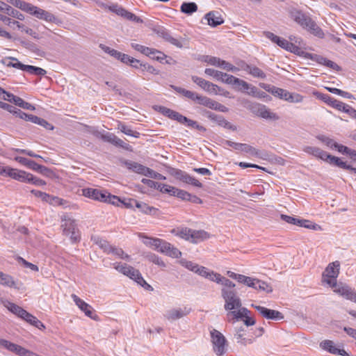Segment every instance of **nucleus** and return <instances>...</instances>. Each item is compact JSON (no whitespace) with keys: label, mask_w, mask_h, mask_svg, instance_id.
<instances>
[{"label":"nucleus","mask_w":356,"mask_h":356,"mask_svg":"<svg viewBox=\"0 0 356 356\" xmlns=\"http://www.w3.org/2000/svg\"><path fill=\"white\" fill-rule=\"evenodd\" d=\"M197 102L198 104L213 110L223 113L228 111V108H227L225 106L205 96L200 95L197 99Z\"/></svg>","instance_id":"2eb2a0df"},{"label":"nucleus","mask_w":356,"mask_h":356,"mask_svg":"<svg viewBox=\"0 0 356 356\" xmlns=\"http://www.w3.org/2000/svg\"><path fill=\"white\" fill-rule=\"evenodd\" d=\"M226 144L236 150L244 152L252 156H259V151L254 147L249 145L248 144L234 143L229 140H227Z\"/></svg>","instance_id":"6ab92c4d"},{"label":"nucleus","mask_w":356,"mask_h":356,"mask_svg":"<svg viewBox=\"0 0 356 356\" xmlns=\"http://www.w3.org/2000/svg\"><path fill=\"white\" fill-rule=\"evenodd\" d=\"M72 298L75 302L76 305L87 316L93 320H97L98 316L94 312L92 307L81 300L75 294H72Z\"/></svg>","instance_id":"ddd939ff"},{"label":"nucleus","mask_w":356,"mask_h":356,"mask_svg":"<svg viewBox=\"0 0 356 356\" xmlns=\"http://www.w3.org/2000/svg\"><path fill=\"white\" fill-rule=\"evenodd\" d=\"M172 88L177 92H178V93L182 95L183 96H184L185 97H186V98H188L189 99L193 100V101H197L198 97L200 96V95H198L197 93H196L195 92H193V91H191V90H188L184 89V88H181V87L172 86Z\"/></svg>","instance_id":"c9c22d12"},{"label":"nucleus","mask_w":356,"mask_h":356,"mask_svg":"<svg viewBox=\"0 0 356 356\" xmlns=\"http://www.w3.org/2000/svg\"><path fill=\"white\" fill-rule=\"evenodd\" d=\"M264 318L268 320L278 321L284 318L283 314L277 310L270 309L266 307L252 304L251 305Z\"/></svg>","instance_id":"f8f14e48"},{"label":"nucleus","mask_w":356,"mask_h":356,"mask_svg":"<svg viewBox=\"0 0 356 356\" xmlns=\"http://www.w3.org/2000/svg\"><path fill=\"white\" fill-rule=\"evenodd\" d=\"M157 34L159 36L163 38L166 42H170L172 45L178 47V48H188L189 45V42L188 39L186 38H173L169 32H168L165 29H160L157 31Z\"/></svg>","instance_id":"0eeeda50"},{"label":"nucleus","mask_w":356,"mask_h":356,"mask_svg":"<svg viewBox=\"0 0 356 356\" xmlns=\"http://www.w3.org/2000/svg\"><path fill=\"white\" fill-rule=\"evenodd\" d=\"M340 263L338 261L330 263L323 273L322 281L330 286L334 287L337 284V277L339 274Z\"/></svg>","instance_id":"7ed1b4c3"},{"label":"nucleus","mask_w":356,"mask_h":356,"mask_svg":"<svg viewBox=\"0 0 356 356\" xmlns=\"http://www.w3.org/2000/svg\"><path fill=\"white\" fill-rule=\"evenodd\" d=\"M105 193L106 191H102L97 188H87L82 189V195L83 196L99 202L106 200Z\"/></svg>","instance_id":"aec40b11"},{"label":"nucleus","mask_w":356,"mask_h":356,"mask_svg":"<svg viewBox=\"0 0 356 356\" xmlns=\"http://www.w3.org/2000/svg\"><path fill=\"white\" fill-rule=\"evenodd\" d=\"M304 100V97L296 92H288L287 97L286 98V101L290 103H301Z\"/></svg>","instance_id":"09e8293b"},{"label":"nucleus","mask_w":356,"mask_h":356,"mask_svg":"<svg viewBox=\"0 0 356 356\" xmlns=\"http://www.w3.org/2000/svg\"><path fill=\"white\" fill-rule=\"evenodd\" d=\"M6 1L15 7L27 13L31 3L25 2L22 0H6Z\"/></svg>","instance_id":"c03bdc74"},{"label":"nucleus","mask_w":356,"mask_h":356,"mask_svg":"<svg viewBox=\"0 0 356 356\" xmlns=\"http://www.w3.org/2000/svg\"><path fill=\"white\" fill-rule=\"evenodd\" d=\"M285 49L298 55L303 54V51L300 47L289 42H288Z\"/></svg>","instance_id":"e2e57ef3"},{"label":"nucleus","mask_w":356,"mask_h":356,"mask_svg":"<svg viewBox=\"0 0 356 356\" xmlns=\"http://www.w3.org/2000/svg\"><path fill=\"white\" fill-rule=\"evenodd\" d=\"M14 104L22 108L34 111L35 106L32 104L24 101L22 98L17 97V98L14 99Z\"/></svg>","instance_id":"603ef678"},{"label":"nucleus","mask_w":356,"mask_h":356,"mask_svg":"<svg viewBox=\"0 0 356 356\" xmlns=\"http://www.w3.org/2000/svg\"><path fill=\"white\" fill-rule=\"evenodd\" d=\"M110 10L112 12L116 13L118 15H120L128 20L135 22L136 23H143V19H140V17H137L132 13H130V12L127 11V10L124 9L123 8L120 7L117 5L111 6Z\"/></svg>","instance_id":"f3484780"},{"label":"nucleus","mask_w":356,"mask_h":356,"mask_svg":"<svg viewBox=\"0 0 356 356\" xmlns=\"http://www.w3.org/2000/svg\"><path fill=\"white\" fill-rule=\"evenodd\" d=\"M136 207L145 214L154 215L156 212V209L153 207H150L144 202H136Z\"/></svg>","instance_id":"37998d69"},{"label":"nucleus","mask_w":356,"mask_h":356,"mask_svg":"<svg viewBox=\"0 0 356 356\" xmlns=\"http://www.w3.org/2000/svg\"><path fill=\"white\" fill-rule=\"evenodd\" d=\"M252 109L257 115L262 118L273 120L277 119L276 114L270 112V111L264 105L255 104L253 105Z\"/></svg>","instance_id":"4be33fe9"},{"label":"nucleus","mask_w":356,"mask_h":356,"mask_svg":"<svg viewBox=\"0 0 356 356\" xmlns=\"http://www.w3.org/2000/svg\"><path fill=\"white\" fill-rule=\"evenodd\" d=\"M294 20L300 24L303 29H307L310 33L314 35L323 38L324 33L322 29L312 20L309 17L303 13H298L294 16Z\"/></svg>","instance_id":"f257e3e1"},{"label":"nucleus","mask_w":356,"mask_h":356,"mask_svg":"<svg viewBox=\"0 0 356 356\" xmlns=\"http://www.w3.org/2000/svg\"><path fill=\"white\" fill-rule=\"evenodd\" d=\"M118 129L127 136L134 138H139L140 136L139 132L132 130L130 127H128L120 122H118Z\"/></svg>","instance_id":"58836bf2"},{"label":"nucleus","mask_w":356,"mask_h":356,"mask_svg":"<svg viewBox=\"0 0 356 356\" xmlns=\"http://www.w3.org/2000/svg\"><path fill=\"white\" fill-rule=\"evenodd\" d=\"M108 254H113L120 259H125L127 261L130 260V256L129 254H125L122 249L115 246H111L108 252Z\"/></svg>","instance_id":"a19ab883"},{"label":"nucleus","mask_w":356,"mask_h":356,"mask_svg":"<svg viewBox=\"0 0 356 356\" xmlns=\"http://www.w3.org/2000/svg\"><path fill=\"white\" fill-rule=\"evenodd\" d=\"M205 19L207 20L208 24L216 27L224 22L221 15L218 12L211 11L205 15Z\"/></svg>","instance_id":"cd10ccee"},{"label":"nucleus","mask_w":356,"mask_h":356,"mask_svg":"<svg viewBox=\"0 0 356 356\" xmlns=\"http://www.w3.org/2000/svg\"><path fill=\"white\" fill-rule=\"evenodd\" d=\"M61 227H63V234L70 236L72 241H76L79 239V234L74 220L70 218L64 219Z\"/></svg>","instance_id":"1a4fd4ad"},{"label":"nucleus","mask_w":356,"mask_h":356,"mask_svg":"<svg viewBox=\"0 0 356 356\" xmlns=\"http://www.w3.org/2000/svg\"><path fill=\"white\" fill-rule=\"evenodd\" d=\"M184 120H181L179 123L186 124L188 127L195 128L199 131L205 130V129L202 125L199 124L196 121L188 119L186 117H185Z\"/></svg>","instance_id":"6e6d98bb"},{"label":"nucleus","mask_w":356,"mask_h":356,"mask_svg":"<svg viewBox=\"0 0 356 356\" xmlns=\"http://www.w3.org/2000/svg\"><path fill=\"white\" fill-rule=\"evenodd\" d=\"M170 232L176 236L188 241L191 229L188 227H176L171 229Z\"/></svg>","instance_id":"e433bc0d"},{"label":"nucleus","mask_w":356,"mask_h":356,"mask_svg":"<svg viewBox=\"0 0 356 356\" xmlns=\"http://www.w3.org/2000/svg\"><path fill=\"white\" fill-rule=\"evenodd\" d=\"M5 13L7 14L8 16H11V17L16 18L21 21L24 19V16L23 14H22L17 10L13 8L9 5L6 8V10Z\"/></svg>","instance_id":"3c124183"},{"label":"nucleus","mask_w":356,"mask_h":356,"mask_svg":"<svg viewBox=\"0 0 356 356\" xmlns=\"http://www.w3.org/2000/svg\"><path fill=\"white\" fill-rule=\"evenodd\" d=\"M22 318L40 330H42L45 327L44 324L40 321H39L36 317L28 312H25L24 316Z\"/></svg>","instance_id":"f704fd0d"},{"label":"nucleus","mask_w":356,"mask_h":356,"mask_svg":"<svg viewBox=\"0 0 356 356\" xmlns=\"http://www.w3.org/2000/svg\"><path fill=\"white\" fill-rule=\"evenodd\" d=\"M165 254L173 258H179L181 252L177 248L170 244L169 250L167 251Z\"/></svg>","instance_id":"0e129e2a"},{"label":"nucleus","mask_w":356,"mask_h":356,"mask_svg":"<svg viewBox=\"0 0 356 356\" xmlns=\"http://www.w3.org/2000/svg\"><path fill=\"white\" fill-rule=\"evenodd\" d=\"M182 181L186 184H191V185L198 187V188L202 187V184L200 181H198L197 179L191 176L190 175H188L186 172L185 173V175L184 176Z\"/></svg>","instance_id":"8fccbe9b"},{"label":"nucleus","mask_w":356,"mask_h":356,"mask_svg":"<svg viewBox=\"0 0 356 356\" xmlns=\"http://www.w3.org/2000/svg\"><path fill=\"white\" fill-rule=\"evenodd\" d=\"M220 284L224 286L223 288H227V289L230 290H234V288L235 287V284L225 277L221 276Z\"/></svg>","instance_id":"774afa93"},{"label":"nucleus","mask_w":356,"mask_h":356,"mask_svg":"<svg viewBox=\"0 0 356 356\" xmlns=\"http://www.w3.org/2000/svg\"><path fill=\"white\" fill-rule=\"evenodd\" d=\"M126 165L129 170L144 176L147 175L149 168L134 161L127 162Z\"/></svg>","instance_id":"2f4dec72"},{"label":"nucleus","mask_w":356,"mask_h":356,"mask_svg":"<svg viewBox=\"0 0 356 356\" xmlns=\"http://www.w3.org/2000/svg\"><path fill=\"white\" fill-rule=\"evenodd\" d=\"M333 288L334 293L356 303V292L350 286L347 284L340 283L334 286Z\"/></svg>","instance_id":"9d476101"},{"label":"nucleus","mask_w":356,"mask_h":356,"mask_svg":"<svg viewBox=\"0 0 356 356\" xmlns=\"http://www.w3.org/2000/svg\"><path fill=\"white\" fill-rule=\"evenodd\" d=\"M222 297L225 300V309L227 311H231L238 309L241 306V302L235 290L222 288L221 290Z\"/></svg>","instance_id":"f03ea898"},{"label":"nucleus","mask_w":356,"mask_h":356,"mask_svg":"<svg viewBox=\"0 0 356 356\" xmlns=\"http://www.w3.org/2000/svg\"><path fill=\"white\" fill-rule=\"evenodd\" d=\"M331 106L340 111L345 112V111L348 106V104H346L345 103L334 99Z\"/></svg>","instance_id":"338daca9"},{"label":"nucleus","mask_w":356,"mask_h":356,"mask_svg":"<svg viewBox=\"0 0 356 356\" xmlns=\"http://www.w3.org/2000/svg\"><path fill=\"white\" fill-rule=\"evenodd\" d=\"M321 347L330 353L337 354V348L334 346V342L330 340H325L320 344Z\"/></svg>","instance_id":"de8ad7c7"},{"label":"nucleus","mask_w":356,"mask_h":356,"mask_svg":"<svg viewBox=\"0 0 356 356\" xmlns=\"http://www.w3.org/2000/svg\"><path fill=\"white\" fill-rule=\"evenodd\" d=\"M99 47L104 52L107 53L108 54L118 60L119 59L122 54V52H120L114 49H111L109 47H107L104 44H100Z\"/></svg>","instance_id":"5fc2aeb1"},{"label":"nucleus","mask_w":356,"mask_h":356,"mask_svg":"<svg viewBox=\"0 0 356 356\" xmlns=\"http://www.w3.org/2000/svg\"><path fill=\"white\" fill-rule=\"evenodd\" d=\"M159 111L165 116H167L172 120H177L179 122L181 120H185V116L165 106H159Z\"/></svg>","instance_id":"a878e982"},{"label":"nucleus","mask_w":356,"mask_h":356,"mask_svg":"<svg viewBox=\"0 0 356 356\" xmlns=\"http://www.w3.org/2000/svg\"><path fill=\"white\" fill-rule=\"evenodd\" d=\"M182 266H184L187 269L197 273V275H200L201 269H203L204 266H199L192 261H181Z\"/></svg>","instance_id":"a18cd8bd"},{"label":"nucleus","mask_w":356,"mask_h":356,"mask_svg":"<svg viewBox=\"0 0 356 356\" xmlns=\"http://www.w3.org/2000/svg\"><path fill=\"white\" fill-rule=\"evenodd\" d=\"M303 151L307 154L334 165H336L339 159L338 157L332 156L320 147L315 146H306L303 148Z\"/></svg>","instance_id":"20e7f679"},{"label":"nucleus","mask_w":356,"mask_h":356,"mask_svg":"<svg viewBox=\"0 0 356 356\" xmlns=\"http://www.w3.org/2000/svg\"><path fill=\"white\" fill-rule=\"evenodd\" d=\"M27 13L40 19H44L49 22H54L55 19L54 15L32 4L30 5Z\"/></svg>","instance_id":"dca6fc26"},{"label":"nucleus","mask_w":356,"mask_h":356,"mask_svg":"<svg viewBox=\"0 0 356 356\" xmlns=\"http://www.w3.org/2000/svg\"><path fill=\"white\" fill-rule=\"evenodd\" d=\"M148 259L151 262L155 264L156 265H157L160 267H162V268L165 267V264L164 263V261L160 257L156 256V254H152L149 255Z\"/></svg>","instance_id":"69168bd1"},{"label":"nucleus","mask_w":356,"mask_h":356,"mask_svg":"<svg viewBox=\"0 0 356 356\" xmlns=\"http://www.w3.org/2000/svg\"><path fill=\"white\" fill-rule=\"evenodd\" d=\"M14 159H15V161H17L18 163H21L22 165H25L27 168H29L31 170H35V171H38L42 168L46 169L45 167L38 164L34 161L29 160L24 157L15 156Z\"/></svg>","instance_id":"bb28decb"},{"label":"nucleus","mask_w":356,"mask_h":356,"mask_svg":"<svg viewBox=\"0 0 356 356\" xmlns=\"http://www.w3.org/2000/svg\"><path fill=\"white\" fill-rule=\"evenodd\" d=\"M207 63L210 65L219 67L223 70H225L227 71H231L232 72H236L239 70V68L232 65L231 63L222 60L219 58L217 57H209L207 60Z\"/></svg>","instance_id":"a211bd4d"},{"label":"nucleus","mask_w":356,"mask_h":356,"mask_svg":"<svg viewBox=\"0 0 356 356\" xmlns=\"http://www.w3.org/2000/svg\"><path fill=\"white\" fill-rule=\"evenodd\" d=\"M0 284L10 288L19 289L13 277L3 272L0 274Z\"/></svg>","instance_id":"473e14b6"},{"label":"nucleus","mask_w":356,"mask_h":356,"mask_svg":"<svg viewBox=\"0 0 356 356\" xmlns=\"http://www.w3.org/2000/svg\"><path fill=\"white\" fill-rule=\"evenodd\" d=\"M200 276L204 277L212 282H215L217 284H220V281L221 279V275L217 273H215L213 270H209L207 268L204 267L203 269H201Z\"/></svg>","instance_id":"c756f323"},{"label":"nucleus","mask_w":356,"mask_h":356,"mask_svg":"<svg viewBox=\"0 0 356 356\" xmlns=\"http://www.w3.org/2000/svg\"><path fill=\"white\" fill-rule=\"evenodd\" d=\"M4 306L13 314H15L18 317L21 318L24 316L25 312H26L25 309L22 308L21 307L15 305L13 302L7 301L4 303Z\"/></svg>","instance_id":"72a5a7b5"},{"label":"nucleus","mask_w":356,"mask_h":356,"mask_svg":"<svg viewBox=\"0 0 356 356\" xmlns=\"http://www.w3.org/2000/svg\"><path fill=\"white\" fill-rule=\"evenodd\" d=\"M31 193L33 194L35 197H40L43 201L49 202L51 204H52L53 202H58V201L59 200L58 197H52L49 194H47L40 191L32 190Z\"/></svg>","instance_id":"4c0bfd02"},{"label":"nucleus","mask_w":356,"mask_h":356,"mask_svg":"<svg viewBox=\"0 0 356 356\" xmlns=\"http://www.w3.org/2000/svg\"><path fill=\"white\" fill-rule=\"evenodd\" d=\"M131 47L141 54L156 60L162 61L165 58V55L163 53L155 49L145 47L135 42H131Z\"/></svg>","instance_id":"423d86ee"},{"label":"nucleus","mask_w":356,"mask_h":356,"mask_svg":"<svg viewBox=\"0 0 356 356\" xmlns=\"http://www.w3.org/2000/svg\"><path fill=\"white\" fill-rule=\"evenodd\" d=\"M213 349L218 356L222 355L226 351V339L223 334L217 330L210 332Z\"/></svg>","instance_id":"39448f33"},{"label":"nucleus","mask_w":356,"mask_h":356,"mask_svg":"<svg viewBox=\"0 0 356 356\" xmlns=\"http://www.w3.org/2000/svg\"><path fill=\"white\" fill-rule=\"evenodd\" d=\"M316 138L318 140L325 144L327 147L334 149L336 142L333 139L323 135H319Z\"/></svg>","instance_id":"4d7b16f0"},{"label":"nucleus","mask_w":356,"mask_h":356,"mask_svg":"<svg viewBox=\"0 0 356 356\" xmlns=\"http://www.w3.org/2000/svg\"><path fill=\"white\" fill-rule=\"evenodd\" d=\"M270 92H271L274 96L277 97L282 99H284L286 101V98L288 95V90L277 88L275 86H273L270 90H268Z\"/></svg>","instance_id":"49530a36"},{"label":"nucleus","mask_w":356,"mask_h":356,"mask_svg":"<svg viewBox=\"0 0 356 356\" xmlns=\"http://www.w3.org/2000/svg\"><path fill=\"white\" fill-rule=\"evenodd\" d=\"M191 309L186 306L182 307H175L170 309L164 314V318L168 321L172 322L190 314Z\"/></svg>","instance_id":"6e6552de"},{"label":"nucleus","mask_w":356,"mask_h":356,"mask_svg":"<svg viewBox=\"0 0 356 356\" xmlns=\"http://www.w3.org/2000/svg\"><path fill=\"white\" fill-rule=\"evenodd\" d=\"M253 289L257 291H266L267 293L273 291L272 287L268 283L260 280L255 279Z\"/></svg>","instance_id":"79ce46f5"},{"label":"nucleus","mask_w":356,"mask_h":356,"mask_svg":"<svg viewBox=\"0 0 356 356\" xmlns=\"http://www.w3.org/2000/svg\"><path fill=\"white\" fill-rule=\"evenodd\" d=\"M191 79L194 83L209 94L217 95L220 90V88L217 85L213 84V83H211L201 77L192 76Z\"/></svg>","instance_id":"4468645a"},{"label":"nucleus","mask_w":356,"mask_h":356,"mask_svg":"<svg viewBox=\"0 0 356 356\" xmlns=\"http://www.w3.org/2000/svg\"><path fill=\"white\" fill-rule=\"evenodd\" d=\"M29 174V172H27L26 171L12 168L8 166L6 177H10L12 179H15L17 181L27 183L29 177H30Z\"/></svg>","instance_id":"412c9836"},{"label":"nucleus","mask_w":356,"mask_h":356,"mask_svg":"<svg viewBox=\"0 0 356 356\" xmlns=\"http://www.w3.org/2000/svg\"><path fill=\"white\" fill-rule=\"evenodd\" d=\"M298 226L308 228L310 229L316 230L317 228H319V226L317 224H315L308 220H301L299 219V222Z\"/></svg>","instance_id":"13d9d810"},{"label":"nucleus","mask_w":356,"mask_h":356,"mask_svg":"<svg viewBox=\"0 0 356 356\" xmlns=\"http://www.w3.org/2000/svg\"><path fill=\"white\" fill-rule=\"evenodd\" d=\"M29 176L27 183L32 184L37 186H44L46 184V182L44 180L33 176L32 174L30 173Z\"/></svg>","instance_id":"680f3d73"},{"label":"nucleus","mask_w":356,"mask_h":356,"mask_svg":"<svg viewBox=\"0 0 356 356\" xmlns=\"http://www.w3.org/2000/svg\"><path fill=\"white\" fill-rule=\"evenodd\" d=\"M209 118L213 122L216 123L218 125L226 128L227 129H231L235 131L236 129V127L232 124L229 122H228L225 118L220 115H216L214 113H210L209 115Z\"/></svg>","instance_id":"b1692460"},{"label":"nucleus","mask_w":356,"mask_h":356,"mask_svg":"<svg viewBox=\"0 0 356 356\" xmlns=\"http://www.w3.org/2000/svg\"><path fill=\"white\" fill-rule=\"evenodd\" d=\"M244 332V329L241 327L236 330V333L234 334V339H236V343H240L243 346H247L248 344L252 343L253 339L245 337Z\"/></svg>","instance_id":"c85d7f7f"},{"label":"nucleus","mask_w":356,"mask_h":356,"mask_svg":"<svg viewBox=\"0 0 356 356\" xmlns=\"http://www.w3.org/2000/svg\"><path fill=\"white\" fill-rule=\"evenodd\" d=\"M209 237V234L204 230H193L191 229L189 240L193 243H197Z\"/></svg>","instance_id":"393cba45"},{"label":"nucleus","mask_w":356,"mask_h":356,"mask_svg":"<svg viewBox=\"0 0 356 356\" xmlns=\"http://www.w3.org/2000/svg\"><path fill=\"white\" fill-rule=\"evenodd\" d=\"M124 275L134 280L138 284L143 286L145 289L147 291H153V287L146 282L139 270L135 269L132 266H130L129 267V269L127 270Z\"/></svg>","instance_id":"9b49d317"},{"label":"nucleus","mask_w":356,"mask_h":356,"mask_svg":"<svg viewBox=\"0 0 356 356\" xmlns=\"http://www.w3.org/2000/svg\"><path fill=\"white\" fill-rule=\"evenodd\" d=\"M237 310H231L227 314L228 321L232 322L238 320H243V317L247 314H250V312L245 307H238Z\"/></svg>","instance_id":"5701e85b"},{"label":"nucleus","mask_w":356,"mask_h":356,"mask_svg":"<svg viewBox=\"0 0 356 356\" xmlns=\"http://www.w3.org/2000/svg\"><path fill=\"white\" fill-rule=\"evenodd\" d=\"M106 200H103L102 202H108L113 205H118V204L121 202L120 198L115 195H112L106 191L105 193Z\"/></svg>","instance_id":"052dcab7"},{"label":"nucleus","mask_w":356,"mask_h":356,"mask_svg":"<svg viewBox=\"0 0 356 356\" xmlns=\"http://www.w3.org/2000/svg\"><path fill=\"white\" fill-rule=\"evenodd\" d=\"M314 95L319 99L322 100L325 103L327 104L328 105L331 106L334 98L332 97L331 96L327 95V94H323L318 92H314Z\"/></svg>","instance_id":"bf43d9fd"},{"label":"nucleus","mask_w":356,"mask_h":356,"mask_svg":"<svg viewBox=\"0 0 356 356\" xmlns=\"http://www.w3.org/2000/svg\"><path fill=\"white\" fill-rule=\"evenodd\" d=\"M241 68L246 71L247 72H248L252 76H253L254 77L260 79H264L266 77L265 73L256 66L249 65L244 63L241 66Z\"/></svg>","instance_id":"7c9ffc66"},{"label":"nucleus","mask_w":356,"mask_h":356,"mask_svg":"<svg viewBox=\"0 0 356 356\" xmlns=\"http://www.w3.org/2000/svg\"><path fill=\"white\" fill-rule=\"evenodd\" d=\"M26 72L30 73L31 74H36L40 76H43L47 73L46 70L41 67L28 65L26 66Z\"/></svg>","instance_id":"864d4df0"},{"label":"nucleus","mask_w":356,"mask_h":356,"mask_svg":"<svg viewBox=\"0 0 356 356\" xmlns=\"http://www.w3.org/2000/svg\"><path fill=\"white\" fill-rule=\"evenodd\" d=\"M180 10L185 14L191 15L197 10V6L193 2H184L181 4Z\"/></svg>","instance_id":"ea45409f"}]
</instances>
